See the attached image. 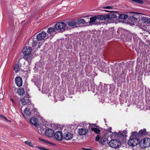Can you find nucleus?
Masks as SVG:
<instances>
[{"instance_id": "obj_38", "label": "nucleus", "mask_w": 150, "mask_h": 150, "mask_svg": "<svg viewBox=\"0 0 150 150\" xmlns=\"http://www.w3.org/2000/svg\"><path fill=\"white\" fill-rule=\"evenodd\" d=\"M10 100L12 102V105L13 106H15L16 105V104L15 102H14L12 98H11L10 99Z\"/></svg>"}, {"instance_id": "obj_24", "label": "nucleus", "mask_w": 150, "mask_h": 150, "mask_svg": "<svg viewBox=\"0 0 150 150\" xmlns=\"http://www.w3.org/2000/svg\"><path fill=\"white\" fill-rule=\"evenodd\" d=\"M96 16H93L90 18V21L89 22L91 24H95V22L97 20Z\"/></svg>"}, {"instance_id": "obj_23", "label": "nucleus", "mask_w": 150, "mask_h": 150, "mask_svg": "<svg viewBox=\"0 0 150 150\" xmlns=\"http://www.w3.org/2000/svg\"><path fill=\"white\" fill-rule=\"evenodd\" d=\"M31 111L28 109V108H26L24 110L23 112V115L24 116V115L27 116H29L31 114Z\"/></svg>"}, {"instance_id": "obj_8", "label": "nucleus", "mask_w": 150, "mask_h": 150, "mask_svg": "<svg viewBox=\"0 0 150 150\" xmlns=\"http://www.w3.org/2000/svg\"><path fill=\"white\" fill-rule=\"evenodd\" d=\"M127 133V131H123L122 132H119L118 133L116 132L112 133V134L110 135L112 138H117L120 135L124 136L125 134Z\"/></svg>"}, {"instance_id": "obj_16", "label": "nucleus", "mask_w": 150, "mask_h": 150, "mask_svg": "<svg viewBox=\"0 0 150 150\" xmlns=\"http://www.w3.org/2000/svg\"><path fill=\"white\" fill-rule=\"evenodd\" d=\"M30 123L35 126H38V121L37 118L35 117H32L29 120Z\"/></svg>"}, {"instance_id": "obj_25", "label": "nucleus", "mask_w": 150, "mask_h": 150, "mask_svg": "<svg viewBox=\"0 0 150 150\" xmlns=\"http://www.w3.org/2000/svg\"><path fill=\"white\" fill-rule=\"evenodd\" d=\"M28 101L29 100H26L24 98H23L20 100L19 102V104L21 105V104L23 105H27V102H28Z\"/></svg>"}, {"instance_id": "obj_2", "label": "nucleus", "mask_w": 150, "mask_h": 150, "mask_svg": "<svg viewBox=\"0 0 150 150\" xmlns=\"http://www.w3.org/2000/svg\"><path fill=\"white\" fill-rule=\"evenodd\" d=\"M89 125L86 123L83 122L79 125V127L78 130V133L80 136L86 134L88 132L87 125Z\"/></svg>"}, {"instance_id": "obj_42", "label": "nucleus", "mask_w": 150, "mask_h": 150, "mask_svg": "<svg viewBox=\"0 0 150 150\" xmlns=\"http://www.w3.org/2000/svg\"><path fill=\"white\" fill-rule=\"evenodd\" d=\"M0 117L1 118L3 119H4L5 120H7V118L5 117H4L1 114H0Z\"/></svg>"}, {"instance_id": "obj_27", "label": "nucleus", "mask_w": 150, "mask_h": 150, "mask_svg": "<svg viewBox=\"0 0 150 150\" xmlns=\"http://www.w3.org/2000/svg\"><path fill=\"white\" fill-rule=\"evenodd\" d=\"M128 16L126 14H120L119 16V18L120 19H125L128 18Z\"/></svg>"}, {"instance_id": "obj_6", "label": "nucleus", "mask_w": 150, "mask_h": 150, "mask_svg": "<svg viewBox=\"0 0 150 150\" xmlns=\"http://www.w3.org/2000/svg\"><path fill=\"white\" fill-rule=\"evenodd\" d=\"M108 144L110 147L116 148L119 147L121 143L119 141L117 140L113 139Z\"/></svg>"}, {"instance_id": "obj_7", "label": "nucleus", "mask_w": 150, "mask_h": 150, "mask_svg": "<svg viewBox=\"0 0 150 150\" xmlns=\"http://www.w3.org/2000/svg\"><path fill=\"white\" fill-rule=\"evenodd\" d=\"M32 51L31 47L29 46H26L24 48L22 52L23 54L25 56H28L30 54Z\"/></svg>"}, {"instance_id": "obj_18", "label": "nucleus", "mask_w": 150, "mask_h": 150, "mask_svg": "<svg viewBox=\"0 0 150 150\" xmlns=\"http://www.w3.org/2000/svg\"><path fill=\"white\" fill-rule=\"evenodd\" d=\"M108 139L105 137H100V140L99 142L100 144L104 145L106 142H107Z\"/></svg>"}, {"instance_id": "obj_34", "label": "nucleus", "mask_w": 150, "mask_h": 150, "mask_svg": "<svg viewBox=\"0 0 150 150\" xmlns=\"http://www.w3.org/2000/svg\"><path fill=\"white\" fill-rule=\"evenodd\" d=\"M39 139L41 142L45 143L46 144H48V143H49V142L48 141L42 138H39Z\"/></svg>"}, {"instance_id": "obj_39", "label": "nucleus", "mask_w": 150, "mask_h": 150, "mask_svg": "<svg viewBox=\"0 0 150 150\" xmlns=\"http://www.w3.org/2000/svg\"><path fill=\"white\" fill-rule=\"evenodd\" d=\"M145 131H146L145 129H144L143 130H141L139 131V133L140 134L142 135H143L144 134V132H145Z\"/></svg>"}, {"instance_id": "obj_15", "label": "nucleus", "mask_w": 150, "mask_h": 150, "mask_svg": "<svg viewBox=\"0 0 150 150\" xmlns=\"http://www.w3.org/2000/svg\"><path fill=\"white\" fill-rule=\"evenodd\" d=\"M68 25L70 27H76L77 24L76 20H70L67 23Z\"/></svg>"}, {"instance_id": "obj_28", "label": "nucleus", "mask_w": 150, "mask_h": 150, "mask_svg": "<svg viewBox=\"0 0 150 150\" xmlns=\"http://www.w3.org/2000/svg\"><path fill=\"white\" fill-rule=\"evenodd\" d=\"M28 104L26 108H28V109L30 111L34 109V105L31 103L30 102H29V103L28 102Z\"/></svg>"}, {"instance_id": "obj_5", "label": "nucleus", "mask_w": 150, "mask_h": 150, "mask_svg": "<svg viewBox=\"0 0 150 150\" xmlns=\"http://www.w3.org/2000/svg\"><path fill=\"white\" fill-rule=\"evenodd\" d=\"M139 146L142 148L150 146V139L146 138L142 139L139 142Z\"/></svg>"}, {"instance_id": "obj_43", "label": "nucleus", "mask_w": 150, "mask_h": 150, "mask_svg": "<svg viewBox=\"0 0 150 150\" xmlns=\"http://www.w3.org/2000/svg\"><path fill=\"white\" fill-rule=\"evenodd\" d=\"M48 144H49L50 145H52V146H55L56 145L55 144L53 143L52 142H49V143H48Z\"/></svg>"}, {"instance_id": "obj_40", "label": "nucleus", "mask_w": 150, "mask_h": 150, "mask_svg": "<svg viewBox=\"0 0 150 150\" xmlns=\"http://www.w3.org/2000/svg\"><path fill=\"white\" fill-rule=\"evenodd\" d=\"M113 8V7L112 6H107L103 8L104 9H112Z\"/></svg>"}, {"instance_id": "obj_1", "label": "nucleus", "mask_w": 150, "mask_h": 150, "mask_svg": "<svg viewBox=\"0 0 150 150\" xmlns=\"http://www.w3.org/2000/svg\"><path fill=\"white\" fill-rule=\"evenodd\" d=\"M137 134V133L136 132H132V135L130 137L129 139L127 142V144L129 146L134 147L139 144L140 142L139 139L135 136Z\"/></svg>"}, {"instance_id": "obj_44", "label": "nucleus", "mask_w": 150, "mask_h": 150, "mask_svg": "<svg viewBox=\"0 0 150 150\" xmlns=\"http://www.w3.org/2000/svg\"><path fill=\"white\" fill-rule=\"evenodd\" d=\"M5 120L7 121H8V122H11V120H7H7Z\"/></svg>"}, {"instance_id": "obj_4", "label": "nucleus", "mask_w": 150, "mask_h": 150, "mask_svg": "<svg viewBox=\"0 0 150 150\" xmlns=\"http://www.w3.org/2000/svg\"><path fill=\"white\" fill-rule=\"evenodd\" d=\"M66 24L64 22H57L55 25V28L57 32H60L68 29Z\"/></svg>"}, {"instance_id": "obj_35", "label": "nucleus", "mask_w": 150, "mask_h": 150, "mask_svg": "<svg viewBox=\"0 0 150 150\" xmlns=\"http://www.w3.org/2000/svg\"><path fill=\"white\" fill-rule=\"evenodd\" d=\"M92 131H93L94 132L97 134L99 133L100 132V130L97 128V127L93 129V130Z\"/></svg>"}, {"instance_id": "obj_26", "label": "nucleus", "mask_w": 150, "mask_h": 150, "mask_svg": "<svg viewBox=\"0 0 150 150\" xmlns=\"http://www.w3.org/2000/svg\"><path fill=\"white\" fill-rule=\"evenodd\" d=\"M57 30H56L55 28H49L47 30V32L48 33L50 34L54 32L56 33Z\"/></svg>"}, {"instance_id": "obj_19", "label": "nucleus", "mask_w": 150, "mask_h": 150, "mask_svg": "<svg viewBox=\"0 0 150 150\" xmlns=\"http://www.w3.org/2000/svg\"><path fill=\"white\" fill-rule=\"evenodd\" d=\"M106 65H105L104 63L102 62L101 64L100 63H98V67L99 69H100L101 71L105 72V68L104 67H105Z\"/></svg>"}, {"instance_id": "obj_11", "label": "nucleus", "mask_w": 150, "mask_h": 150, "mask_svg": "<svg viewBox=\"0 0 150 150\" xmlns=\"http://www.w3.org/2000/svg\"><path fill=\"white\" fill-rule=\"evenodd\" d=\"M54 135L55 138L59 141L62 140L63 137L62 133L60 131L56 132Z\"/></svg>"}, {"instance_id": "obj_29", "label": "nucleus", "mask_w": 150, "mask_h": 150, "mask_svg": "<svg viewBox=\"0 0 150 150\" xmlns=\"http://www.w3.org/2000/svg\"><path fill=\"white\" fill-rule=\"evenodd\" d=\"M20 67L19 65L17 64H16L15 65L14 67V70L16 73L18 72L20 70Z\"/></svg>"}, {"instance_id": "obj_36", "label": "nucleus", "mask_w": 150, "mask_h": 150, "mask_svg": "<svg viewBox=\"0 0 150 150\" xmlns=\"http://www.w3.org/2000/svg\"><path fill=\"white\" fill-rule=\"evenodd\" d=\"M36 148L41 150H50L49 149L42 147L37 146Z\"/></svg>"}, {"instance_id": "obj_41", "label": "nucleus", "mask_w": 150, "mask_h": 150, "mask_svg": "<svg viewBox=\"0 0 150 150\" xmlns=\"http://www.w3.org/2000/svg\"><path fill=\"white\" fill-rule=\"evenodd\" d=\"M100 140V137L99 135H98L96 137V141L98 142Z\"/></svg>"}, {"instance_id": "obj_21", "label": "nucleus", "mask_w": 150, "mask_h": 150, "mask_svg": "<svg viewBox=\"0 0 150 150\" xmlns=\"http://www.w3.org/2000/svg\"><path fill=\"white\" fill-rule=\"evenodd\" d=\"M96 17L97 19L100 20H104L107 19L106 15H99Z\"/></svg>"}, {"instance_id": "obj_31", "label": "nucleus", "mask_w": 150, "mask_h": 150, "mask_svg": "<svg viewBox=\"0 0 150 150\" xmlns=\"http://www.w3.org/2000/svg\"><path fill=\"white\" fill-rule=\"evenodd\" d=\"M38 131L39 133L41 134H44V133H45L44 128L41 127H40L38 129Z\"/></svg>"}, {"instance_id": "obj_10", "label": "nucleus", "mask_w": 150, "mask_h": 150, "mask_svg": "<svg viewBox=\"0 0 150 150\" xmlns=\"http://www.w3.org/2000/svg\"><path fill=\"white\" fill-rule=\"evenodd\" d=\"M54 131L52 129L47 128L45 131V133L46 136L49 137H54Z\"/></svg>"}, {"instance_id": "obj_22", "label": "nucleus", "mask_w": 150, "mask_h": 150, "mask_svg": "<svg viewBox=\"0 0 150 150\" xmlns=\"http://www.w3.org/2000/svg\"><path fill=\"white\" fill-rule=\"evenodd\" d=\"M17 93L20 96H22L24 94L25 92L24 89L22 88H21L17 89Z\"/></svg>"}, {"instance_id": "obj_3", "label": "nucleus", "mask_w": 150, "mask_h": 150, "mask_svg": "<svg viewBox=\"0 0 150 150\" xmlns=\"http://www.w3.org/2000/svg\"><path fill=\"white\" fill-rule=\"evenodd\" d=\"M150 24V18L143 16L138 23V25L140 27L146 28Z\"/></svg>"}, {"instance_id": "obj_12", "label": "nucleus", "mask_w": 150, "mask_h": 150, "mask_svg": "<svg viewBox=\"0 0 150 150\" xmlns=\"http://www.w3.org/2000/svg\"><path fill=\"white\" fill-rule=\"evenodd\" d=\"M46 36V34L44 32H42L37 36V39L38 41H41L45 40Z\"/></svg>"}, {"instance_id": "obj_45", "label": "nucleus", "mask_w": 150, "mask_h": 150, "mask_svg": "<svg viewBox=\"0 0 150 150\" xmlns=\"http://www.w3.org/2000/svg\"><path fill=\"white\" fill-rule=\"evenodd\" d=\"M105 11L107 12H111V11L108 10H105Z\"/></svg>"}, {"instance_id": "obj_37", "label": "nucleus", "mask_w": 150, "mask_h": 150, "mask_svg": "<svg viewBox=\"0 0 150 150\" xmlns=\"http://www.w3.org/2000/svg\"><path fill=\"white\" fill-rule=\"evenodd\" d=\"M131 1L138 3L139 4H142L143 3V1L142 0H131Z\"/></svg>"}, {"instance_id": "obj_17", "label": "nucleus", "mask_w": 150, "mask_h": 150, "mask_svg": "<svg viewBox=\"0 0 150 150\" xmlns=\"http://www.w3.org/2000/svg\"><path fill=\"white\" fill-rule=\"evenodd\" d=\"M37 43L35 39L31 38L29 40L28 44L32 47H34L36 45Z\"/></svg>"}, {"instance_id": "obj_9", "label": "nucleus", "mask_w": 150, "mask_h": 150, "mask_svg": "<svg viewBox=\"0 0 150 150\" xmlns=\"http://www.w3.org/2000/svg\"><path fill=\"white\" fill-rule=\"evenodd\" d=\"M130 13L132 14L131 16L129 17V19L133 22H136L137 21V18L135 17H137L139 13L137 12H130Z\"/></svg>"}, {"instance_id": "obj_30", "label": "nucleus", "mask_w": 150, "mask_h": 150, "mask_svg": "<svg viewBox=\"0 0 150 150\" xmlns=\"http://www.w3.org/2000/svg\"><path fill=\"white\" fill-rule=\"evenodd\" d=\"M77 24L79 25L81 24H84L85 23V21L83 19H79L76 20Z\"/></svg>"}, {"instance_id": "obj_14", "label": "nucleus", "mask_w": 150, "mask_h": 150, "mask_svg": "<svg viewBox=\"0 0 150 150\" xmlns=\"http://www.w3.org/2000/svg\"><path fill=\"white\" fill-rule=\"evenodd\" d=\"M16 83L18 87L21 86L23 84V81L22 78L20 76L16 77L15 79Z\"/></svg>"}, {"instance_id": "obj_20", "label": "nucleus", "mask_w": 150, "mask_h": 150, "mask_svg": "<svg viewBox=\"0 0 150 150\" xmlns=\"http://www.w3.org/2000/svg\"><path fill=\"white\" fill-rule=\"evenodd\" d=\"M106 16H107V19L109 20L115 18L117 17L116 15L113 13H110L108 15H106Z\"/></svg>"}, {"instance_id": "obj_13", "label": "nucleus", "mask_w": 150, "mask_h": 150, "mask_svg": "<svg viewBox=\"0 0 150 150\" xmlns=\"http://www.w3.org/2000/svg\"><path fill=\"white\" fill-rule=\"evenodd\" d=\"M73 137V135L71 133L67 132H65L63 135V138L66 140H69L71 139Z\"/></svg>"}, {"instance_id": "obj_32", "label": "nucleus", "mask_w": 150, "mask_h": 150, "mask_svg": "<svg viewBox=\"0 0 150 150\" xmlns=\"http://www.w3.org/2000/svg\"><path fill=\"white\" fill-rule=\"evenodd\" d=\"M25 143L27 145L30 146L32 148L34 146L33 144L30 142H29L28 141H26L25 142Z\"/></svg>"}, {"instance_id": "obj_33", "label": "nucleus", "mask_w": 150, "mask_h": 150, "mask_svg": "<svg viewBox=\"0 0 150 150\" xmlns=\"http://www.w3.org/2000/svg\"><path fill=\"white\" fill-rule=\"evenodd\" d=\"M89 125H87V127H89L90 126L91 128V130H93V128H95L97 127V126L95 124H88Z\"/></svg>"}]
</instances>
